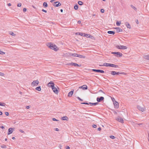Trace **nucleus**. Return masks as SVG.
<instances>
[{"mask_svg":"<svg viewBox=\"0 0 149 149\" xmlns=\"http://www.w3.org/2000/svg\"><path fill=\"white\" fill-rule=\"evenodd\" d=\"M47 46L51 49L56 51L58 50V48L56 46L52 43H48Z\"/></svg>","mask_w":149,"mask_h":149,"instance_id":"nucleus-1","label":"nucleus"},{"mask_svg":"<svg viewBox=\"0 0 149 149\" xmlns=\"http://www.w3.org/2000/svg\"><path fill=\"white\" fill-rule=\"evenodd\" d=\"M111 74L113 75H119L120 74H123L124 75H126V73L125 72H116L115 71H112L111 72Z\"/></svg>","mask_w":149,"mask_h":149,"instance_id":"nucleus-2","label":"nucleus"},{"mask_svg":"<svg viewBox=\"0 0 149 149\" xmlns=\"http://www.w3.org/2000/svg\"><path fill=\"white\" fill-rule=\"evenodd\" d=\"M66 65H68L74 66H77L79 67H80L81 66V65H78L77 63H68Z\"/></svg>","mask_w":149,"mask_h":149,"instance_id":"nucleus-3","label":"nucleus"},{"mask_svg":"<svg viewBox=\"0 0 149 149\" xmlns=\"http://www.w3.org/2000/svg\"><path fill=\"white\" fill-rule=\"evenodd\" d=\"M116 47L118 49H125L127 48V47L126 46L123 45H118L116 46Z\"/></svg>","mask_w":149,"mask_h":149,"instance_id":"nucleus-4","label":"nucleus"},{"mask_svg":"<svg viewBox=\"0 0 149 149\" xmlns=\"http://www.w3.org/2000/svg\"><path fill=\"white\" fill-rule=\"evenodd\" d=\"M137 108L139 110L142 112H143L145 110V108L144 107H142L139 105L137 106Z\"/></svg>","mask_w":149,"mask_h":149,"instance_id":"nucleus-5","label":"nucleus"},{"mask_svg":"<svg viewBox=\"0 0 149 149\" xmlns=\"http://www.w3.org/2000/svg\"><path fill=\"white\" fill-rule=\"evenodd\" d=\"M52 89L54 91V92L56 94H57L58 92V91L56 87L54 86L52 88Z\"/></svg>","mask_w":149,"mask_h":149,"instance_id":"nucleus-6","label":"nucleus"},{"mask_svg":"<svg viewBox=\"0 0 149 149\" xmlns=\"http://www.w3.org/2000/svg\"><path fill=\"white\" fill-rule=\"evenodd\" d=\"M39 84V81L38 80L33 81L31 83V85L32 86H37Z\"/></svg>","mask_w":149,"mask_h":149,"instance_id":"nucleus-7","label":"nucleus"},{"mask_svg":"<svg viewBox=\"0 0 149 149\" xmlns=\"http://www.w3.org/2000/svg\"><path fill=\"white\" fill-rule=\"evenodd\" d=\"M53 5L55 7H58L61 5V3H60L59 1H56L54 3Z\"/></svg>","mask_w":149,"mask_h":149,"instance_id":"nucleus-8","label":"nucleus"},{"mask_svg":"<svg viewBox=\"0 0 149 149\" xmlns=\"http://www.w3.org/2000/svg\"><path fill=\"white\" fill-rule=\"evenodd\" d=\"M48 87H51L52 88L54 86V84L53 82L51 81L48 83Z\"/></svg>","mask_w":149,"mask_h":149,"instance_id":"nucleus-9","label":"nucleus"},{"mask_svg":"<svg viewBox=\"0 0 149 149\" xmlns=\"http://www.w3.org/2000/svg\"><path fill=\"white\" fill-rule=\"evenodd\" d=\"M111 53L113 54H116L119 57H121L122 56L123 54L122 53H120L118 52H112Z\"/></svg>","mask_w":149,"mask_h":149,"instance_id":"nucleus-10","label":"nucleus"},{"mask_svg":"<svg viewBox=\"0 0 149 149\" xmlns=\"http://www.w3.org/2000/svg\"><path fill=\"white\" fill-rule=\"evenodd\" d=\"M116 120L118 122H120L122 123H124V120L123 119L120 117H118L116 119Z\"/></svg>","mask_w":149,"mask_h":149,"instance_id":"nucleus-11","label":"nucleus"},{"mask_svg":"<svg viewBox=\"0 0 149 149\" xmlns=\"http://www.w3.org/2000/svg\"><path fill=\"white\" fill-rule=\"evenodd\" d=\"M92 70L94 72H100L101 73H104V70H101L93 69Z\"/></svg>","mask_w":149,"mask_h":149,"instance_id":"nucleus-12","label":"nucleus"},{"mask_svg":"<svg viewBox=\"0 0 149 149\" xmlns=\"http://www.w3.org/2000/svg\"><path fill=\"white\" fill-rule=\"evenodd\" d=\"M14 128H9L8 130V134L9 135L11 134H12L13 132V130H14Z\"/></svg>","mask_w":149,"mask_h":149,"instance_id":"nucleus-13","label":"nucleus"},{"mask_svg":"<svg viewBox=\"0 0 149 149\" xmlns=\"http://www.w3.org/2000/svg\"><path fill=\"white\" fill-rule=\"evenodd\" d=\"M104 99V97H97V101L100 102L101 101L103 100Z\"/></svg>","mask_w":149,"mask_h":149,"instance_id":"nucleus-14","label":"nucleus"},{"mask_svg":"<svg viewBox=\"0 0 149 149\" xmlns=\"http://www.w3.org/2000/svg\"><path fill=\"white\" fill-rule=\"evenodd\" d=\"M114 29H116V32L118 33L123 31L122 29L119 27L114 28Z\"/></svg>","mask_w":149,"mask_h":149,"instance_id":"nucleus-15","label":"nucleus"},{"mask_svg":"<svg viewBox=\"0 0 149 149\" xmlns=\"http://www.w3.org/2000/svg\"><path fill=\"white\" fill-rule=\"evenodd\" d=\"M74 92V90H72L71 91L69 92L68 94V96L69 97H71L72 96V95L73 94Z\"/></svg>","mask_w":149,"mask_h":149,"instance_id":"nucleus-16","label":"nucleus"},{"mask_svg":"<svg viewBox=\"0 0 149 149\" xmlns=\"http://www.w3.org/2000/svg\"><path fill=\"white\" fill-rule=\"evenodd\" d=\"M79 88H82L83 90H86L87 89V86L86 85H84L81 86L79 87Z\"/></svg>","mask_w":149,"mask_h":149,"instance_id":"nucleus-17","label":"nucleus"},{"mask_svg":"<svg viewBox=\"0 0 149 149\" xmlns=\"http://www.w3.org/2000/svg\"><path fill=\"white\" fill-rule=\"evenodd\" d=\"M114 107L116 108H118V103L117 102H114Z\"/></svg>","mask_w":149,"mask_h":149,"instance_id":"nucleus-18","label":"nucleus"},{"mask_svg":"<svg viewBox=\"0 0 149 149\" xmlns=\"http://www.w3.org/2000/svg\"><path fill=\"white\" fill-rule=\"evenodd\" d=\"M110 64L105 63H104L103 65H100V66H105L106 67H109V66L110 67Z\"/></svg>","mask_w":149,"mask_h":149,"instance_id":"nucleus-19","label":"nucleus"},{"mask_svg":"<svg viewBox=\"0 0 149 149\" xmlns=\"http://www.w3.org/2000/svg\"><path fill=\"white\" fill-rule=\"evenodd\" d=\"M68 118L66 116H64L63 117H62L61 118V119L62 120H68Z\"/></svg>","mask_w":149,"mask_h":149,"instance_id":"nucleus-20","label":"nucleus"},{"mask_svg":"<svg viewBox=\"0 0 149 149\" xmlns=\"http://www.w3.org/2000/svg\"><path fill=\"white\" fill-rule=\"evenodd\" d=\"M110 67H114L115 68H117L118 67V66L117 65H114L113 64H110Z\"/></svg>","mask_w":149,"mask_h":149,"instance_id":"nucleus-21","label":"nucleus"},{"mask_svg":"<svg viewBox=\"0 0 149 149\" xmlns=\"http://www.w3.org/2000/svg\"><path fill=\"white\" fill-rule=\"evenodd\" d=\"M98 104V102H95L94 103H93L91 102H90L89 104L90 105L92 106L93 105H96L97 104Z\"/></svg>","mask_w":149,"mask_h":149,"instance_id":"nucleus-22","label":"nucleus"},{"mask_svg":"<svg viewBox=\"0 0 149 149\" xmlns=\"http://www.w3.org/2000/svg\"><path fill=\"white\" fill-rule=\"evenodd\" d=\"M126 25L127 27L129 29H131V26L130 25L128 22H127L126 23Z\"/></svg>","mask_w":149,"mask_h":149,"instance_id":"nucleus-23","label":"nucleus"},{"mask_svg":"<svg viewBox=\"0 0 149 149\" xmlns=\"http://www.w3.org/2000/svg\"><path fill=\"white\" fill-rule=\"evenodd\" d=\"M144 58L146 59L149 60V54L144 56Z\"/></svg>","mask_w":149,"mask_h":149,"instance_id":"nucleus-24","label":"nucleus"},{"mask_svg":"<svg viewBox=\"0 0 149 149\" xmlns=\"http://www.w3.org/2000/svg\"><path fill=\"white\" fill-rule=\"evenodd\" d=\"M43 6L45 8H46L47 7L48 5L46 2H44L43 3Z\"/></svg>","mask_w":149,"mask_h":149,"instance_id":"nucleus-25","label":"nucleus"},{"mask_svg":"<svg viewBox=\"0 0 149 149\" xmlns=\"http://www.w3.org/2000/svg\"><path fill=\"white\" fill-rule=\"evenodd\" d=\"M107 33L109 34H112L114 35L115 34V32L113 31H109L107 32Z\"/></svg>","mask_w":149,"mask_h":149,"instance_id":"nucleus-26","label":"nucleus"},{"mask_svg":"<svg viewBox=\"0 0 149 149\" xmlns=\"http://www.w3.org/2000/svg\"><path fill=\"white\" fill-rule=\"evenodd\" d=\"M36 89L38 91H40L41 90V88L40 86H39L36 87Z\"/></svg>","mask_w":149,"mask_h":149,"instance_id":"nucleus-27","label":"nucleus"},{"mask_svg":"<svg viewBox=\"0 0 149 149\" xmlns=\"http://www.w3.org/2000/svg\"><path fill=\"white\" fill-rule=\"evenodd\" d=\"M78 57L80 58H85V56L83 55H79V54H78Z\"/></svg>","mask_w":149,"mask_h":149,"instance_id":"nucleus-28","label":"nucleus"},{"mask_svg":"<svg viewBox=\"0 0 149 149\" xmlns=\"http://www.w3.org/2000/svg\"><path fill=\"white\" fill-rule=\"evenodd\" d=\"M121 24V22H116V24L117 26H120Z\"/></svg>","mask_w":149,"mask_h":149,"instance_id":"nucleus-29","label":"nucleus"},{"mask_svg":"<svg viewBox=\"0 0 149 149\" xmlns=\"http://www.w3.org/2000/svg\"><path fill=\"white\" fill-rule=\"evenodd\" d=\"M131 7L133 9L135 10H136V8L134 7V6H133V5H130Z\"/></svg>","mask_w":149,"mask_h":149,"instance_id":"nucleus-30","label":"nucleus"},{"mask_svg":"<svg viewBox=\"0 0 149 149\" xmlns=\"http://www.w3.org/2000/svg\"><path fill=\"white\" fill-rule=\"evenodd\" d=\"M10 34L13 36H15V34L13 33V32L11 31L10 33Z\"/></svg>","mask_w":149,"mask_h":149,"instance_id":"nucleus-31","label":"nucleus"},{"mask_svg":"<svg viewBox=\"0 0 149 149\" xmlns=\"http://www.w3.org/2000/svg\"><path fill=\"white\" fill-rule=\"evenodd\" d=\"M79 34L80 35H81L82 36H85V33H79Z\"/></svg>","mask_w":149,"mask_h":149,"instance_id":"nucleus-32","label":"nucleus"},{"mask_svg":"<svg viewBox=\"0 0 149 149\" xmlns=\"http://www.w3.org/2000/svg\"><path fill=\"white\" fill-rule=\"evenodd\" d=\"M78 5H75L74 6V8L75 10H77L78 9Z\"/></svg>","mask_w":149,"mask_h":149,"instance_id":"nucleus-33","label":"nucleus"},{"mask_svg":"<svg viewBox=\"0 0 149 149\" xmlns=\"http://www.w3.org/2000/svg\"><path fill=\"white\" fill-rule=\"evenodd\" d=\"M78 3L80 5H82L83 4V2L81 1H79L78 2Z\"/></svg>","mask_w":149,"mask_h":149,"instance_id":"nucleus-34","label":"nucleus"},{"mask_svg":"<svg viewBox=\"0 0 149 149\" xmlns=\"http://www.w3.org/2000/svg\"><path fill=\"white\" fill-rule=\"evenodd\" d=\"M1 147L2 148H6V146L5 145H3L1 146Z\"/></svg>","mask_w":149,"mask_h":149,"instance_id":"nucleus-35","label":"nucleus"},{"mask_svg":"<svg viewBox=\"0 0 149 149\" xmlns=\"http://www.w3.org/2000/svg\"><path fill=\"white\" fill-rule=\"evenodd\" d=\"M6 105V104L5 103H1V106H5Z\"/></svg>","mask_w":149,"mask_h":149,"instance_id":"nucleus-36","label":"nucleus"},{"mask_svg":"<svg viewBox=\"0 0 149 149\" xmlns=\"http://www.w3.org/2000/svg\"><path fill=\"white\" fill-rule=\"evenodd\" d=\"M0 54L2 55H3L5 54V53L1 51L0 50Z\"/></svg>","mask_w":149,"mask_h":149,"instance_id":"nucleus-37","label":"nucleus"},{"mask_svg":"<svg viewBox=\"0 0 149 149\" xmlns=\"http://www.w3.org/2000/svg\"><path fill=\"white\" fill-rule=\"evenodd\" d=\"M110 137L111 139H114L115 138V137L113 136H111Z\"/></svg>","mask_w":149,"mask_h":149,"instance_id":"nucleus-38","label":"nucleus"},{"mask_svg":"<svg viewBox=\"0 0 149 149\" xmlns=\"http://www.w3.org/2000/svg\"><path fill=\"white\" fill-rule=\"evenodd\" d=\"M21 3H18L17 4V6L18 7H21Z\"/></svg>","mask_w":149,"mask_h":149,"instance_id":"nucleus-39","label":"nucleus"},{"mask_svg":"<svg viewBox=\"0 0 149 149\" xmlns=\"http://www.w3.org/2000/svg\"><path fill=\"white\" fill-rule=\"evenodd\" d=\"M100 12L102 13H104V9H102L101 10H100Z\"/></svg>","mask_w":149,"mask_h":149,"instance_id":"nucleus-40","label":"nucleus"},{"mask_svg":"<svg viewBox=\"0 0 149 149\" xmlns=\"http://www.w3.org/2000/svg\"><path fill=\"white\" fill-rule=\"evenodd\" d=\"M77 98H78V99L80 101H83V100L81 99L79 97H77Z\"/></svg>","mask_w":149,"mask_h":149,"instance_id":"nucleus-41","label":"nucleus"},{"mask_svg":"<svg viewBox=\"0 0 149 149\" xmlns=\"http://www.w3.org/2000/svg\"><path fill=\"white\" fill-rule=\"evenodd\" d=\"M81 104H88V103L87 102H82L81 103Z\"/></svg>","mask_w":149,"mask_h":149,"instance_id":"nucleus-42","label":"nucleus"},{"mask_svg":"<svg viewBox=\"0 0 149 149\" xmlns=\"http://www.w3.org/2000/svg\"><path fill=\"white\" fill-rule=\"evenodd\" d=\"M26 10V9L25 8H24L23 9V11L24 12H25Z\"/></svg>","mask_w":149,"mask_h":149,"instance_id":"nucleus-43","label":"nucleus"},{"mask_svg":"<svg viewBox=\"0 0 149 149\" xmlns=\"http://www.w3.org/2000/svg\"><path fill=\"white\" fill-rule=\"evenodd\" d=\"M93 127L94 128H96L97 127V126L95 125H93Z\"/></svg>","mask_w":149,"mask_h":149,"instance_id":"nucleus-44","label":"nucleus"},{"mask_svg":"<svg viewBox=\"0 0 149 149\" xmlns=\"http://www.w3.org/2000/svg\"><path fill=\"white\" fill-rule=\"evenodd\" d=\"M5 114H6V115L7 116H8V115H9V113L8 112H5Z\"/></svg>","mask_w":149,"mask_h":149,"instance_id":"nucleus-45","label":"nucleus"},{"mask_svg":"<svg viewBox=\"0 0 149 149\" xmlns=\"http://www.w3.org/2000/svg\"><path fill=\"white\" fill-rule=\"evenodd\" d=\"M74 57H78V54H74Z\"/></svg>","mask_w":149,"mask_h":149,"instance_id":"nucleus-46","label":"nucleus"},{"mask_svg":"<svg viewBox=\"0 0 149 149\" xmlns=\"http://www.w3.org/2000/svg\"><path fill=\"white\" fill-rule=\"evenodd\" d=\"M74 54L75 53H73V54H70V56H74Z\"/></svg>","mask_w":149,"mask_h":149,"instance_id":"nucleus-47","label":"nucleus"},{"mask_svg":"<svg viewBox=\"0 0 149 149\" xmlns=\"http://www.w3.org/2000/svg\"><path fill=\"white\" fill-rule=\"evenodd\" d=\"M52 120L53 121H58L57 120H56V119L54 118H52Z\"/></svg>","mask_w":149,"mask_h":149,"instance_id":"nucleus-48","label":"nucleus"},{"mask_svg":"<svg viewBox=\"0 0 149 149\" xmlns=\"http://www.w3.org/2000/svg\"><path fill=\"white\" fill-rule=\"evenodd\" d=\"M19 131H20V132H22V133H24V132L23 130H19Z\"/></svg>","mask_w":149,"mask_h":149,"instance_id":"nucleus-49","label":"nucleus"},{"mask_svg":"<svg viewBox=\"0 0 149 149\" xmlns=\"http://www.w3.org/2000/svg\"><path fill=\"white\" fill-rule=\"evenodd\" d=\"M4 75V74L3 73L0 72V75L3 76Z\"/></svg>","mask_w":149,"mask_h":149,"instance_id":"nucleus-50","label":"nucleus"},{"mask_svg":"<svg viewBox=\"0 0 149 149\" xmlns=\"http://www.w3.org/2000/svg\"><path fill=\"white\" fill-rule=\"evenodd\" d=\"M42 11H43V12H45V13H47V11H46V10H44V9H43L42 10Z\"/></svg>","mask_w":149,"mask_h":149,"instance_id":"nucleus-51","label":"nucleus"},{"mask_svg":"<svg viewBox=\"0 0 149 149\" xmlns=\"http://www.w3.org/2000/svg\"><path fill=\"white\" fill-rule=\"evenodd\" d=\"M66 149H70V148L68 146H66Z\"/></svg>","mask_w":149,"mask_h":149,"instance_id":"nucleus-52","label":"nucleus"},{"mask_svg":"<svg viewBox=\"0 0 149 149\" xmlns=\"http://www.w3.org/2000/svg\"><path fill=\"white\" fill-rule=\"evenodd\" d=\"M55 130L56 131H59V130L57 128H56L55 129Z\"/></svg>","mask_w":149,"mask_h":149,"instance_id":"nucleus-53","label":"nucleus"},{"mask_svg":"<svg viewBox=\"0 0 149 149\" xmlns=\"http://www.w3.org/2000/svg\"><path fill=\"white\" fill-rule=\"evenodd\" d=\"M77 23L79 24H80L81 23V21L80 20H79L78 21Z\"/></svg>","mask_w":149,"mask_h":149,"instance_id":"nucleus-54","label":"nucleus"},{"mask_svg":"<svg viewBox=\"0 0 149 149\" xmlns=\"http://www.w3.org/2000/svg\"><path fill=\"white\" fill-rule=\"evenodd\" d=\"M97 130L99 131H100L101 130V128L100 127H99L98 128Z\"/></svg>","mask_w":149,"mask_h":149,"instance_id":"nucleus-55","label":"nucleus"},{"mask_svg":"<svg viewBox=\"0 0 149 149\" xmlns=\"http://www.w3.org/2000/svg\"><path fill=\"white\" fill-rule=\"evenodd\" d=\"M8 6H11V4L10 3H9L8 4Z\"/></svg>","mask_w":149,"mask_h":149,"instance_id":"nucleus-56","label":"nucleus"},{"mask_svg":"<svg viewBox=\"0 0 149 149\" xmlns=\"http://www.w3.org/2000/svg\"><path fill=\"white\" fill-rule=\"evenodd\" d=\"M136 24H139V22H138V20H137L136 21Z\"/></svg>","mask_w":149,"mask_h":149,"instance_id":"nucleus-57","label":"nucleus"},{"mask_svg":"<svg viewBox=\"0 0 149 149\" xmlns=\"http://www.w3.org/2000/svg\"><path fill=\"white\" fill-rule=\"evenodd\" d=\"M29 108H30L29 106H27L26 107V108L27 109H29Z\"/></svg>","mask_w":149,"mask_h":149,"instance_id":"nucleus-58","label":"nucleus"},{"mask_svg":"<svg viewBox=\"0 0 149 149\" xmlns=\"http://www.w3.org/2000/svg\"><path fill=\"white\" fill-rule=\"evenodd\" d=\"M0 128H2V129H3L4 128V127L3 126H1L0 127Z\"/></svg>","mask_w":149,"mask_h":149,"instance_id":"nucleus-59","label":"nucleus"},{"mask_svg":"<svg viewBox=\"0 0 149 149\" xmlns=\"http://www.w3.org/2000/svg\"><path fill=\"white\" fill-rule=\"evenodd\" d=\"M3 114L2 112L1 111H0V115H1Z\"/></svg>","mask_w":149,"mask_h":149,"instance_id":"nucleus-60","label":"nucleus"},{"mask_svg":"<svg viewBox=\"0 0 149 149\" xmlns=\"http://www.w3.org/2000/svg\"><path fill=\"white\" fill-rule=\"evenodd\" d=\"M90 35L89 34H86L85 36H88V37H89V36H90Z\"/></svg>","mask_w":149,"mask_h":149,"instance_id":"nucleus-61","label":"nucleus"},{"mask_svg":"<svg viewBox=\"0 0 149 149\" xmlns=\"http://www.w3.org/2000/svg\"><path fill=\"white\" fill-rule=\"evenodd\" d=\"M54 1V0H51L50 1V2H51V3H52L53 2V1Z\"/></svg>","mask_w":149,"mask_h":149,"instance_id":"nucleus-62","label":"nucleus"},{"mask_svg":"<svg viewBox=\"0 0 149 149\" xmlns=\"http://www.w3.org/2000/svg\"><path fill=\"white\" fill-rule=\"evenodd\" d=\"M142 123H139V124H138V125H142Z\"/></svg>","mask_w":149,"mask_h":149,"instance_id":"nucleus-63","label":"nucleus"},{"mask_svg":"<svg viewBox=\"0 0 149 149\" xmlns=\"http://www.w3.org/2000/svg\"><path fill=\"white\" fill-rule=\"evenodd\" d=\"M12 139H15V138L14 137H13L12 138Z\"/></svg>","mask_w":149,"mask_h":149,"instance_id":"nucleus-64","label":"nucleus"}]
</instances>
